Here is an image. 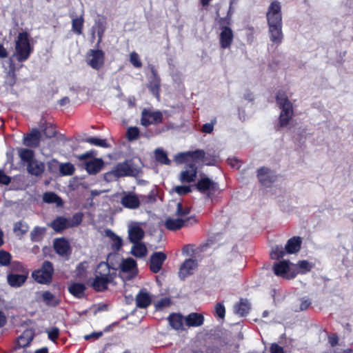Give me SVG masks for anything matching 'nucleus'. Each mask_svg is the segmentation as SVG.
<instances>
[{
    "mask_svg": "<svg viewBox=\"0 0 353 353\" xmlns=\"http://www.w3.org/2000/svg\"><path fill=\"white\" fill-rule=\"evenodd\" d=\"M15 52L12 57L9 59L10 70L11 72L14 71V64L12 59L14 57L19 62L26 61L32 52V48L30 46L29 41V35L28 32H23L19 33L17 38L15 41Z\"/></svg>",
    "mask_w": 353,
    "mask_h": 353,
    "instance_id": "1",
    "label": "nucleus"
},
{
    "mask_svg": "<svg viewBox=\"0 0 353 353\" xmlns=\"http://www.w3.org/2000/svg\"><path fill=\"white\" fill-rule=\"evenodd\" d=\"M115 276V269L111 270L108 263L101 262L97 266L95 278L91 283V286L97 291H103L107 289L108 285L113 281Z\"/></svg>",
    "mask_w": 353,
    "mask_h": 353,
    "instance_id": "2",
    "label": "nucleus"
},
{
    "mask_svg": "<svg viewBox=\"0 0 353 353\" xmlns=\"http://www.w3.org/2000/svg\"><path fill=\"white\" fill-rule=\"evenodd\" d=\"M277 105L281 110L279 117V125L280 127H286L293 117V106L289 100L286 93L283 91H279L276 97Z\"/></svg>",
    "mask_w": 353,
    "mask_h": 353,
    "instance_id": "3",
    "label": "nucleus"
},
{
    "mask_svg": "<svg viewBox=\"0 0 353 353\" xmlns=\"http://www.w3.org/2000/svg\"><path fill=\"white\" fill-rule=\"evenodd\" d=\"M301 243V237L294 236L287 241L284 248L282 245H275L272 248L271 258L278 260L283 258L286 254H295L299 251Z\"/></svg>",
    "mask_w": 353,
    "mask_h": 353,
    "instance_id": "4",
    "label": "nucleus"
},
{
    "mask_svg": "<svg viewBox=\"0 0 353 353\" xmlns=\"http://www.w3.org/2000/svg\"><path fill=\"white\" fill-rule=\"evenodd\" d=\"M230 11L225 18H220L219 23L220 25L219 42L222 48H229L233 41L234 34L232 29L228 26L230 24Z\"/></svg>",
    "mask_w": 353,
    "mask_h": 353,
    "instance_id": "5",
    "label": "nucleus"
},
{
    "mask_svg": "<svg viewBox=\"0 0 353 353\" xmlns=\"http://www.w3.org/2000/svg\"><path fill=\"white\" fill-rule=\"evenodd\" d=\"M294 268L295 265L289 261L283 260L275 263L273 266V270L276 276L289 279L294 278L296 274Z\"/></svg>",
    "mask_w": 353,
    "mask_h": 353,
    "instance_id": "6",
    "label": "nucleus"
},
{
    "mask_svg": "<svg viewBox=\"0 0 353 353\" xmlns=\"http://www.w3.org/2000/svg\"><path fill=\"white\" fill-rule=\"evenodd\" d=\"M54 270L52 264L50 261H45L41 269L32 272L33 279L41 284L50 283Z\"/></svg>",
    "mask_w": 353,
    "mask_h": 353,
    "instance_id": "7",
    "label": "nucleus"
},
{
    "mask_svg": "<svg viewBox=\"0 0 353 353\" xmlns=\"http://www.w3.org/2000/svg\"><path fill=\"white\" fill-rule=\"evenodd\" d=\"M119 268L121 277L125 280L132 279L138 272L136 261L132 258L122 260Z\"/></svg>",
    "mask_w": 353,
    "mask_h": 353,
    "instance_id": "8",
    "label": "nucleus"
},
{
    "mask_svg": "<svg viewBox=\"0 0 353 353\" xmlns=\"http://www.w3.org/2000/svg\"><path fill=\"white\" fill-rule=\"evenodd\" d=\"M268 25H282L281 6L280 2L274 1L268 7L266 14Z\"/></svg>",
    "mask_w": 353,
    "mask_h": 353,
    "instance_id": "9",
    "label": "nucleus"
},
{
    "mask_svg": "<svg viewBox=\"0 0 353 353\" xmlns=\"http://www.w3.org/2000/svg\"><path fill=\"white\" fill-rule=\"evenodd\" d=\"M163 121V114L160 111L143 109L141 112V124L145 127L157 125Z\"/></svg>",
    "mask_w": 353,
    "mask_h": 353,
    "instance_id": "10",
    "label": "nucleus"
},
{
    "mask_svg": "<svg viewBox=\"0 0 353 353\" xmlns=\"http://www.w3.org/2000/svg\"><path fill=\"white\" fill-rule=\"evenodd\" d=\"M104 52L101 50H90L87 55V63L93 69L99 70L104 65Z\"/></svg>",
    "mask_w": 353,
    "mask_h": 353,
    "instance_id": "11",
    "label": "nucleus"
},
{
    "mask_svg": "<svg viewBox=\"0 0 353 353\" xmlns=\"http://www.w3.org/2000/svg\"><path fill=\"white\" fill-rule=\"evenodd\" d=\"M197 189L202 193L210 196L218 190L217 184L208 177H202L196 184Z\"/></svg>",
    "mask_w": 353,
    "mask_h": 353,
    "instance_id": "12",
    "label": "nucleus"
},
{
    "mask_svg": "<svg viewBox=\"0 0 353 353\" xmlns=\"http://www.w3.org/2000/svg\"><path fill=\"white\" fill-rule=\"evenodd\" d=\"M120 203L124 208L134 210L139 208L141 199L133 192H124L121 196Z\"/></svg>",
    "mask_w": 353,
    "mask_h": 353,
    "instance_id": "13",
    "label": "nucleus"
},
{
    "mask_svg": "<svg viewBox=\"0 0 353 353\" xmlns=\"http://www.w3.org/2000/svg\"><path fill=\"white\" fill-rule=\"evenodd\" d=\"M128 237L132 243L139 242L145 235L141 223L138 222H132L128 225Z\"/></svg>",
    "mask_w": 353,
    "mask_h": 353,
    "instance_id": "14",
    "label": "nucleus"
},
{
    "mask_svg": "<svg viewBox=\"0 0 353 353\" xmlns=\"http://www.w3.org/2000/svg\"><path fill=\"white\" fill-rule=\"evenodd\" d=\"M152 301V296L145 288L141 289L135 296L136 306L139 308L145 309L148 307Z\"/></svg>",
    "mask_w": 353,
    "mask_h": 353,
    "instance_id": "15",
    "label": "nucleus"
},
{
    "mask_svg": "<svg viewBox=\"0 0 353 353\" xmlns=\"http://www.w3.org/2000/svg\"><path fill=\"white\" fill-rule=\"evenodd\" d=\"M166 254L162 252H157L152 254L150 256V268L154 273L159 272L164 261L166 260Z\"/></svg>",
    "mask_w": 353,
    "mask_h": 353,
    "instance_id": "16",
    "label": "nucleus"
},
{
    "mask_svg": "<svg viewBox=\"0 0 353 353\" xmlns=\"http://www.w3.org/2000/svg\"><path fill=\"white\" fill-rule=\"evenodd\" d=\"M258 178L264 185L269 186L276 179L275 172L268 168H261L258 170Z\"/></svg>",
    "mask_w": 353,
    "mask_h": 353,
    "instance_id": "17",
    "label": "nucleus"
},
{
    "mask_svg": "<svg viewBox=\"0 0 353 353\" xmlns=\"http://www.w3.org/2000/svg\"><path fill=\"white\" fill-rule=\"evenodd\" d=\"M197 265L198 263L195 259H188L185 260L179 268V276L181 279H184L188 276L192 274Z\"/></svg>",
    "mask_w": 353,
    "mask_h": 353,
    "instance_id": "18",
    "label": "nucleus"
},
{
    "mask_svg": "<svg viewBox=\"0 0 353 353\" xmlns=\"http://www.w3.org/2000/svg\"><path fill=\"white\" fill-rule=\"evenodd\" d=\"M115 172L119 177L127 176H134L137 174V170L133 168L132 164L130 161H125L122 163H118L115 167Z\"/></svg>",
    "mask_w": 353,
    "mask_h": 353,
    "instance_id": "19",
    "label": "nucleus"
},
{
    "mask_svg": "<svg viewBox=\"0 0 353 353\" xmlns=\"http://www.w3.org/2000/svg\"><path fill=\"white\" fill-rule=\"evenodd\" d=\"M197 174V169L195 165H187L180 174L179 179L181 183H191L195 181Z\"/></svg>",
    "mask_w": 353,
    "mask_h": 353,
    "instance_id": "20",
    "label": "nucleus"
},
{
    "mask_svg": "<svg viewBox=\"0 0 353 353\" xmlns=\"http://www.w3.org/2000/svg\"><path fill=\"white\" fill-rule=\"evenodd\" d=\"M268 34L270 41L279 46L283 39L282 25H268Z\"/></svg>",
    "mask_w": 353,
    "mask_h": 353,
    "instance_id": "21",
    "label": "nucleus"
},
{
    "mask_svg": "<svg viewBox=\"0 0 353 353\" xmlns=\"http://www.w3.org/2000/svg\"><path fill=\"white\" fill-rule=\"evenodd\" d=\"M28 279V273H14L11 272L7 275V282L12 288H19L22 286Z\"/></svg>",
    "mask_w": 353,
    "mask_h": 353,
    "instance_id": "22",
    "label": "nucleus"
},
{
    "mask_svg": "<svg viewBox=\"0 0 353 353\" xmlns=\"http://www.w3.org/2000/svg\"><path fill=\"white\" fill-rule=\"evenodd\" d=\"M104 162L101 159L94 158L85 161L84 168L90 174H96L99 172L103 167Z\"/></svg>",
    "mask_w": 353,
    "mask_h": 353,
    "instance_id": "23",
    "label": "nucleus"
},
{
    "mask_svg": "<svg viewBox=\"0 0 353 353\" xmlns=\"http://www.w3.org/2000/svg\"><path fill=\"white\" fill-rule=\"evenodd\" d=\"M54 248L57 254L63 256H68L70 254L69 242L65 239H57L54 242Z\"/></svg>",
    "mask_w": 353,
    "mask_h": 353,
    "instance_id": "24",
    "label": "nucleus"
},
{
    "mask_svg": "<svg viewBox=\"0 0 353 353\" xmlns=\"http://www.w3.org/2000/svg\"><path fill=\"white\" fill-rule=\"evenodd\" d=\"M189 220L188 218H180L179 216L176 219L168 218L164 225L168 230H176L186 225Z\"/></svg>",
    "mask_w": 353,
    "mask_h": 353,
    "instance_id": "25",
    "label": "nucleus"
},
{
    "mask_svg": "<svg viewBox=\"0 0 353 353\" xmlns=\"http://www.w3.org/2000/svg\"><path fill=\"white\" fill-rule=\"evenodd\" d=\"M152 76L150 77V80L148 85V88L150 89L152 94L159 99V92H160V78L157 75L156 71L152 68Z\"/></svg>",
    "mask_w": 353,
    "mask_h": 353,
    "instance_id": "26",
    "label": "nucleus"
},
{
    "mask_svg": "<svg viewBox=\"0 0 353 353\" xmlns=\"http://www.w3.org/2000/svg\"><path fill=\"white\" fill-rule=\"evenodd\" d=\"M70 17L72 19V31L76 34H82L84 24L83 12L79 17L71 13Z\"/></svg>",
    "mask_w": 353,
    "mask_h": 353,
    "instance_id": "27",
    "label": "nucleus"
},
{
    "mask_svg": "<svg viewBox=\"0 0 353 353\" xmlns=\"http://www.w3.org/2000/svg\"><path fill=\"white\" fill-rule=\"evenodd\" d=\"M184 321L188 327H199L203 325L204 317L199 313L192 312L184 317Z\"/></svg>",
    "mask_w": 353,
    "mask_h": 353,
    "instance_id": "28",
    "label": "nucleus"
},
{
    "mask_svg": "<svg viewBox=\"0 0 353 353\" xmlns=\"http://www.w3.org/2000/svg\"><path fill=\"white\" fill-rule=\"evenodd\" d=\"M41 137V132L38 130H33L24 138V144L28 147L36 148L39 145Z\"/></svg>",
    "mask_w": 353,
    "mask_h": 353,
    "instance_id": "29",
    "label": "nucleus"
},
{
    "mask_svg": "<svg viewBox=\"0 0 353 353\" xmlns=\"http://www.w3.org/2000/svg\"><path fill=\"white\" fill-rule=\"evenodd\" d=\"M40 294L42 301L47 306L56 307L60 303L59 297L49 291L41 292Z\"/></svg>",
    "mask_w": 353,
    "mask_h": 353,
    "instance_id": "30",
    "label": "nucleus"
},
{
    "mask_svg": "<svg viewBox=\"0 0 353 353\" xmlns=\"http://www.w3.org/2000/svg\"><path fill=\"white\" fill-rule=\"evenodd\" d=\"M50 227L55 232H61L63 230L70 228L68 219L63 216H58L50 223Z\"/></svg>",
    "mask_w": 353,
    "mask_h": 353,
    "instance_id": "31",
    "label": "nucleus"
},
{
    "mask_svg": "<svg viewBox=\"0 0 353 353\" xmlns=\"http://www.w3.org/2000/svg\"><path fill=\"white\" fill-rule=\"evenodd\" d=\"M27 169L28 172L31 174L39 176L43 172L45 165L43 163L34 159L33 161H30V162H29Z\"/></svg>",
    "mask_w": 353,
    "mask_h": 353,
    "instance_id": "32",
    "label": "nucleus"
},
{
    "mask_svg": "<svg viewBox=\"0 0 353 353\" xmlns=\"http://www.w3.org/2000/svg\"><path fill=\"white\" fill-rule=\"evenodd\" d=\"M170 325L174 330H183L184 318L179 314H172L168 317Z\"/></svg>",
    "mask_w": 353,
    "mask_h": 353,
    "instance_id": "33",
    "label": "nucleus"
},
{
    "mask_svg": "<svg viewBox=\"0 0 353 353\" xmlns=\"http://www.w3.org/2000/svg\"><path fill=\"white\" fill-rule=\"evenodd\" d=\"M43 201L47 203H54L57 207L63 205L62 199L52 192H47L43 195Z\"/></svg>",
    "mask_w": 353,
    "mask_h": 353,
    "instance_id": "34",
    "label": "nucleus"
},
{
    "mask_svg": "<svg viewBox=\"0 0 353 353\" xmlns=\"http://www.w3.org/2000/svg\"><path fill=\"white\" fill-rule=\"evenodd\" d=\"M106 28V21L104 19H99L96 22L95 25L92 28V37H94V32H97L99 38V42L102 39L103 34Z\"/></svg>",
    "mask_w": 353,
    "mask_h": 353,
    "instance_id": "35",
    "label": "nucleus"
},
{
    "mask_svg": "<svg viewBox=\"0 0 353 353\" xmlns=\"http://www.w3.org/2000/svg\"><path fill=\"white\" fill-rule=\"evenodd\" d=\"M250 309V304L248 300H241V301L234 306L235 313L243 316L248 314Z\"/></svg>",
    "mask_w": 353,
    "mask_h": 353,
    "instance_id": "36",
    "label": "nucleus"
},
{
    "mask_svg": "<svg viewBox=\"0 0 353 353\" xmlns=\"http://www.w3.org/2000/svg\"><path fill=\"white\" fill-rule=\"evenodd\" d=\"M85 286L83 283H74L69 287V292L74 296L81 298L84 294Z\"/></svg>",
    "mask_w": 353,
    "mask_h": 353,
    "instance_id": "37",
    "label": "nucleus"
},
{
    "mask_svg": "<svg viewBox=\"0 0 353 353\" xmlns=\"http://www.w3.org/2000/svg\"><path fill=\"white\" fill-rule=\"evenodd\" d=\"M134 245L132 248V254L137 257H143L147 254V248L145 245L139 242L133 243Z\"/></svg>",
    "mask_w": 353,
    "mask_h": 353,
    "instance_id": "38",
    "label": "nucleus"
},
{
    "mask_svg": "<svg viewBox=\"0 0 353 353\" xmlns=\"http://www.w3.org/2000/svg\"><path fill=\"white\" fill-rule=\"evenodd\" d=\"M33 339L32 333L27 330L25 331L17 340V344L21 347H24L30 344Z\"/></svg>",
    "mask_w": 353,
    "mask_h": 353,
    "instance_id": "39",
    "label": "nucleus"
},
{
    "mask_svg": "<svg viewBox=\"0 0 353 353\" xmlns=\"http://www.w3.org/2000/svg\"><path fill=\"white\" fill-rule=\"evenodd\" d=\"M28 225L23 221L16 222L14 224L13 231L17 236H21L26 234L28 231Z\"/></svg>",
    "mask_w": 353,
    "mask_h": 353,
    "instance_id": "40",
    "label": "nucleus"
},
{
    "mask_svg": "<svg viewBox=\"0 0 353 353\" xmlns=\"http://www.w3.org/2000/svg\"><path fill=\"white\" fill-rule=\"evenodd\" d=\"M156 160L165 165H170V160L168 158L167 153L161 148H157L154 151Z\"/></svg>",
    "mask_w": 353,
    "mask_h": 353,
    "instance_id": "41",
    "label": "nucleus"
},
{
    "mask_svg": "<svg viewBox=\"0 0 353 353\" xmlns=\"http://www.w3.org/2000/svg\"><path fill=\"white\" fill-rule=\"evenodd\" d=\"M19 155L22 161L28 162L33 161L34 152L30 149L23 148L19 150Z\"/></svg>",
    "mask_w": 353,
    "mask_h": 353,
    "instance_id": "42",
    "label": "nucleus"
},
{
    "mask_svg": "<svg viewBox=\"0 0 353 353\" xmlns=\"http://www.w3.org/2000/svg\"><path fill=\"white\" fill-rule=\"evenodd\" d=\"M74 170V166L71 163H63L59 165V171L62 175H72Z\"/></svg>",
    "mask_w": 353,
    "mask_h": 353,
    "instance_id": "43",
    "label": "nucleus"
},
{
    "mask_svg": "<svg viewBox=\"0 0 353 353\" xmlns=\"http://www.w3.org/2000/svg\"><path fill=\"white\" fill-rule=\"evenodd\" d=\"M46 232V229L44 228L35 227L30 232V238L32 241H40L44 233Z\"/></svg>",
    "mask_w": 353,
    "mask_h": 353,
    "instance_id": "44",
    "label": "nucleus"
},
{
    "mask_svg": "<svg viewBox=\"0 0 353 353\" xmlns=\"http://www.w3.org/2000/svg\"><path fill=\"white\" fill-rule=\"evenodd\" d=\"M85 142L88 143L91 145L102 147L108 148L110 145L107 143L105 139H101L97 137H89L85 139Z\"/></svg>",
    "mask_w": 353,
    "mask_h": 353,
    "instance_id": "45",
    "label": "nucleus"
},
{
    "mask_svg": "<svg viewBox=\"0 0 353 353\" xmlns=\"http://www.w3.org/2000/svg\"><path fill=\"white\" fill-rule=\"evenodd\" d=\"M205 154V152L203 150H196L194 151H188V157L191 158L196 161H201L204 162Z\"/></svg>",
    "mask_w": 353,
    "mask_h": 353,
    "instance_id": "46",
    "label": "nucleus"
},
{
    "mask_svg": "<svg viewBox=\"0 0 353 353\" xmlns=\"http://www.w3.org/2000/svg\"><path fill=\"white\" fill-rule=\"evenodd\" d=\"M139 130L137 127H129L127 129L126 137L130 141L137 139L139 138Z\"/></svg>",
    "mask_w": 353,
    "mask_h": 353,
    "instance_id": "47",
    "label": "nucleus"
},
{
    "mask_svg": "<svg viewBox=\"0 0 353 353\" xmlns=\"http://www.w3.org/2000/svg\"><path fill=\"white\" fill-rule=\"evenodd\" d=\"M83 214L78 212L74 214L71 219H68V223L70 228L78 226L81 224L83 220Z\"/></svg>",
    "mask_w": 353,
    "mask_h": 353,
    "instance_id": "48",
    "label": "nucleus"
},
{
    "mask_svg": "<svg viewBox=\"0 0 353 353\" xmlns=\"http://www.w3.org/2000/svg\"><path fill=\"white\" fill-rule=\"evenodd\" d=\"M88 268V263L86 261H83L80 263L75 270L76 276L78 278H83L85 276L86 270Z\"/></svg>",
    "mask_w": 353,
    "mask_h": 353,
    "instance_id": "49",
    "label": "nucleus"
},
{
    "mask_svg": "<svg viewBox=\"0 0 353 353\" xmlns=\"http://www.w3.org/2000/svg\"><path fill=\"white\" fill-rule=\"evenodd\" d=\"M12 256L4 250H0V266H7L10 263Z\"/></svg>",
    "mask_w": 353,
    "mask_h": 353,
    "instance_id": "50",
    "label": "nucleus"
},
{
    "mask_svg": "<svg viewBox=\"0 0 353 353\" xmlns=\"http://www.w3.org/2000/svg\"><path fill=\"white\" fill-rule=\"evenodd\" d=\"M41 130H42L43 134L47 138L53 137L56 134V130H54L53 126L50 124H46V125L41 126Z\"/></svg>",
    "mask_w": 353,
    "mask_h": 353,
    "instance_id": "51",
    "label": "nucleus"
},
{
    "mask_svg": "<svg viewBox=\"0 0 353 353\" xmlns=\"http://www.w3.org/2000/svg\"><path fill=\"white\" fill-rule=\"evenodd\" d=\"M190 209L188 208H183V205L181 203H177L176 204V215L180 218H184L185 216L190 214Z\"/></svg>",
    "mask_w": 353,
    "mask_h": 353,
    "instance_id": "52",
    "label": "nucleus"
},
{
    "mask_svg": "<svg viewBox=\"0 0 353 353\" xmlns=\"http://www.w3.org/2000/svg\"><path fill=\"white\" fill-rule=\"evenodd\" d=\"M130 61L135 68H139L142 66V62L139 59V56L135 52H132L130 53Z\"/></svg>",
    "mask_w": 353,
    "mask_h": 353,
    "instance_id": "53",
    "label": "nucleus"
},
{
    "mask_svg": "<svg viewBox=\"0 0 353 353\" xmlns=\"http://www.w3.org/2000/svg\"><path fill=\"white\" fill-rule=\"evenodd\" d=\"M171 305V301L168 298H163L155 303V307L158 310H161Z\"/></svg>",
    "mask_w": 353,
    "mask_h": 353,
    "instance_id": "54",
    "label": "nucleus"
},
{
    "mask_svg": "<svg viewBox=\"0 0 353 353\" xmlns=\"http://www.w3.org/2000/svg\"><path fill=\"white\" fill-rule=\"evenodd\" d=\"M12 267V272L14 273H19V274H23V273H28L25 271L23 265L21 263L17 261H14L11 263Z\"/></svg>",
    "mask_w": 353,
    "mask_h": 353,
    "instance_id": "55",
    "label": "nucleus"
},
{
    "mask_svg": "<svg viewBox=\"0 0 353 353\" xmlns=\"http://www.w3.org/2000/svg\"><path fill=\"white\" fill-rule=\"evenodd\" d=\"M118 178H119V176L117 174V172H115L114 168L111 171L104 174V179L108 182L116 181Z\"/></svg>",
    "mask_w": 353,
    "mask_h": 353,
    "instance_id": "56",
    "label": "nucleus"
},
{
    "mask_svg": "<svg viewBox=\"0 0 353 353\" xmlns=\"http://www.w3.org/2000/svg\"><path fill=\"white\" fill-rule=\"evenodd\" d=\"M295 265L294 270L296 271V269H299V271L296 272V274L298 273H305L307 270L309 263L307 261H300L296 265Z\"/></svg>",
    "mask_w": 353,
    "mask_h": 353,
    "instance_id": "57",
    "label": "nucleus"
},
{
    "mask_svg": "<svg viewBox=\"0 0 353 353\" xmlns=\"http://www.w3.org/2000/svg\"><path fill=\"white\" fill-rule=\"evenodd\" d=\"M174 190L179 195L185 194L191 191L189 186L178 185L174 188Z\"/></svg>",
    "mask_w": 353,
    "mask_h": 353,
    "instance_id": "58",
    "label": "nucleus"
},
{
    "mask_svg": "<svg viewBox=\"0 0 353 353\" xmlns=\"http://www.w3.org/2000/svg\"><path fill=\"white\" fill-rule=\"evenodd\" d=\"M48 338L52 341H55V340L58 338L59 335V330L57 327H52L50 330L47 331Z\"/></svg>",
    "mask_w": 353,
    "mask_h": 353,
    "instance_id": "59",
    "label": "nucleus"
},
{
    "mask_svg": "<svg viewBox=\"0 0 353 353\" xmlns=\"http://www.w3.org/2000/svg\"><path fill=\"white\" fill-rule=\"evenodd\" d=\"M216 119L212 120L210 123H205L202 127V131L205 133H211L214 130V125L216 123Z\"/></svg>",
    "mask_w": 353,
    "mask_h": 353,
    "instance_id": "60",
    "label": "nucleus"
},
{
    "mask_svg": "<svg viewBox=\"0 0 353 353\" xmlns=\"http://www.w3.org/2000/svg\"><path fill=\"white\" fill-rule=\"evenodd\" d=\"M215 311L217 316L221 319H223L225 314V307L222 303H217L215 307Z\"/></svg>",
    "mask_w": 353,
    "mask_h": 353,
    "instance_id": "61",
    "label": "nucleus"
},
{
    "mask_svg": "<svg viewBox=\"0 0 353 353\" xmlns=\"http://www.w3.org/2000/svg\"><path fill=\"white\" fill-rule=\"evenodd\" d=\"M112 241V248L115 250H119L122 246V239L119 236H116Z\"/></svg>",
    "mask_w": 353,
    "mask_h": 353,
    "instance_id": "62",
    "label": "nucleus"
},
{
    "mask_svg": "<svg viewBox=\"0 0 353 353\" xmlns=\"http://www.w3.org/2000/svg\"><path fill=\"white\" fill-rule=\"evenodd\" d=\"M188 152H181V153H179L177 154L175 157H174V160L176 161V163H183V162H185V159L188 157Z\"/></svg>",
    "mask_w": 353,
    "mask_h": 353,
    "instance_id": "63",
    "label": "nucleus"
},
{
    "mask_svg": "<svg viewBox=\"0 0 353 353\" xmlns=\"http://www.w3.org/2000/svg\"><path fill=\"white\" fill-rule=\"evenodd\" d=\"M271 353H285L282 347L279 346L276 343L272 344L270 347Z\"/></svg>",
    "mask_w": 353,
    "mask_h": 353,
    "instance_id": "64",
    "label": "nucleus"
}]
</instances>
